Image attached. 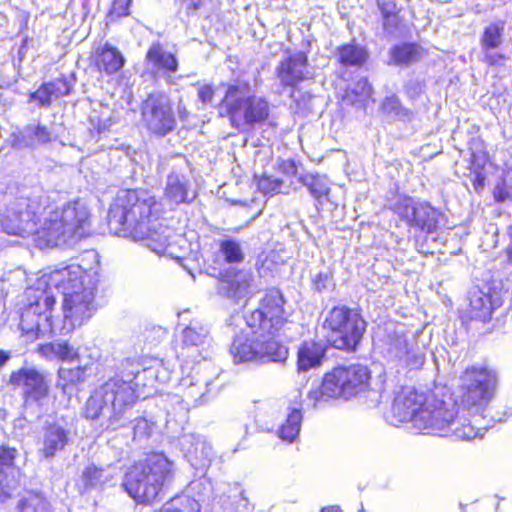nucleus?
I'll return each instance as SVG.
<instances>
[{
  "label": "nucleus",
  "mask_w": 512,
  "mask_h": 512,
  "mask_svg": "<svg viewBox=\"0 0 512 512\" xmlns=\"http://www.w3.org/2000/svg\"><path fill=\"white\" fill-rule=\"evenodd\" d=\"M48 199L43 194L18 197L5 205L0 222L7 234L32 236L40 249L73 242L84 235L83 227L89 211L80 201L68 203L62 209L46 211Z\"/></svg>",
  "instance_id": "nucleus-1"
},
{
  "label": "nucleus",
  "mask_w": 512,
  "mask_h": 512,
  "mask_svg": "<svg viewBox=\"0 0 512 512\" xmlns=\"http://www.w3.org/2000/svg\"><path fill=\"white\" fill-rule=\"evenodd\" d=\"M155 197L146 190H123L108 212V224L116 234L130 235L159 255L182 257L185 240L172 229L152 220Z\"/></svg>",
  "instance_id": "nucleus-2"
},
{
  "label": "nucleus",
  "mask_w": 512,
  "mask_h": 512,
  "mask_svg": "<svg viewBox=\"0 0 512 512\" xmlns=\"http://www.w3.org/2000/svg\"><path fill=\"white\" fill-rule=\"evenodd\" d=\"M95 276L87 275L80 266L69 265L43 273L28 286L24 293L25 307L21 314L20 328L33 341L53 330L52 309L56 303L53 289L63 294L88 285Z\"/></svg>",
  "instance_id": "nucleus-3"
},
{
  "label": "nucleus",
  "mask_w": 512,
  "mask_h": 512,
  "mask_svg": "<svg viewBox=\"0 0 512 512\" xmlns=\"http://www.w3.org/2000/svg\"><path fill=\"white\" fill-rule=\"evenodd\" d=\"M284 298L279 290H269L261 300L258 309L247 317L251 333H240L231 345L235 362L261 360L260 340L267 335H278L287 322L288 313L284 308Z\"/></svg>",
  "instance_id": "nucleus-4"
},
{
  "label": "nucleus",
  "mask_w": 512,
  "mask_h": 512,
  "mask_svg": "<svg viewBox=\"0 0 512 512\" xmlns=\"http://www.w3.org/2000/svg\"><path fill=\"white\" fill-rule=\"evenodd\" d=\"M420 411L414 418L413 428L422 433L439 436L453 435L461 440H472L482 437L485 426H474L470 418L465 417L453 403L425 396Z\"/></svg>",
  "instance_id": "nucleus-5"
},
{
  "label": "nucleus",
  "mask_w": 512,
  "mask_h": 512,
  "mask_svg": "<svg viewBox=\"0 0 512 512\" xmlns=\"http://www.w3.org/2000/svg\"><path fill=\"white\" fill-rule=\"evenodd\" d=\"M135 401L136 395L129 382L109 379L87 399L83 415L91 420L103 417L107 429H117L124 425L125 414Z\"/></svg>",
  "instance_id": "nucleus-6"
},
{
  "label": "nucleus",
  "mask_w": 512,
  "mask_h": 512,
  "mask_svg": "<svg viewBox=\"0 0 512 512\" xmlns=\"http://www.w3.org/2000/svg\"><path fill=\"white\" fill-rule=\"evenodd\" d=\"M173 475V462L164 454H153L128 470L123 487L135 501L151 503L173 479Z\"/></svg>",
  "instance_id": "nucleus-7"
},
{
  "label": "nucleus",
  "mask_w": 512,
  "mask_h": 512,
  "mask_svg": "<svg viewBox=\"0 0 512 512\" xmlns=\"http://www.w3.org/2000/svg\"><path fill=\"white\" fill-rule=\"evenodd\" d=\"M498 375L487 367H470L461 376L462 403L460 409L465 417L471 419L474 426L488 427L484 412L495 397Z\"/></svg>",
  "instance_id": "nucleus-8"
},
{
  "label": "nucleus",
  "mask_w": 512,
  "mask_h": 512,
  "mask_svg": "<svg viewBox=\"0 0 512 512\" xmlns=\"http://www.w3.org/2000/svg\"><path fill=\"white\" fill-rule=\"evenodd\" d=\"M370 371L363 365L335 367L326 373L322 383L312 388L308 399L316 406L331 398L350 399L368 387Z\"/></svg>",
  "instance_id": "nucleus-9"
},
{
  "label": "nucleus",
  "mask_w": 512,
  "mask_h": 512,
  "mask_svg": "<svg viewBox=\"0 0 512 512\" xmlns=\"http://www.w3.org/2000/svg\"><path fill=\"white\" fill-rule=\"evenodd\" d=\"M221 105L233 123L243 121L252 125L264 121L269 115L268 102L262 97L251 95L250 84L242 80H237L227 87Z\"/></svg>",
  "instance_id": "nucleus-10"
},
{
  "label": "nucleus",
  "mask_w": 512,
  "mask_h": 512,
  "mask_svg": "<svg viewBox=\"0 0 512 512\" xmlns=\"http://www.w3.org/2000/svg\"><path fill=\"white\" fill-rule=\"evenodd\" d=\"M323 328L327 342L336 349L352 350L360 342L366 329L363 318L345 307L333 308L326 317Z\"/></svg>",
  "instance_id": "nucleus-11"
},
{
  "label": "nucleus",
  "mask_w": 512,
  "mask_h": 512,
  "mask_svg": "<svg viewBox=\"0 0 512 512\" xmlns=\"http://www.w3.org/2000/svg\"><path fill=\"white\" fill-rule=\"evenodd\" d=\"M96 282V280L88 281V285L85 287L67 293L63 297V329L70 331L81 326L95 313L97 309L95 303Z\"/></svg>",
  "instance_id": "nucleus-12"
},
{
  "label": "nucleus",
  "mask_w": 512,
  "mask_h": 512,
  "mask_svg": "<svg viewBox=\"0 0 512 512\" xmlns=\"http://www.w3.org/2000/svg\"><path fill=\"white\" fill-rule=\"evenodd\" d=\"M142 119L154 134L166 135L173 130L175 118L169 98L162 94H151L142 105Z\"/></svg>",
  "instance_id": "nucleus-13"
},
{
  "label": "nucleus",
  "mask_w": 512,
  "mask_h": 512,
  "mask_svg": "<svg viewBox=\"0 0 512 512\" xmlns=\"http://www.w3.org/2000/svg\"><path fill=\"white\" fill-rule=\"evenodd\" d=\"M388 355L401 366L410 369L420 368L425 361L424 351L414 335H394L389 343Z\"/></svg>",
  "instance_id": "nucleus-14"
},
{
  "label": "nucleus",
  "mask_w": 512,
  "mask_h": 512,
  "mask_svg": "<svg viewBox=\"0 0 512 512\" xmlns=\"http://www.w3.org/2000/svg\"><path fill=\"white\" fill-rule=\"evenodd\" d=\"M396 209L397 213L411 226L418 227L427 233L436 229L441 215L428 203H415L411 198L403 199Z\"/></svg>",
  "instance_id": "nucleus-15"
},
{
  "label": "nucleus",
  "mask_w": 512,
  "mask_h": 512,
  "mask_svg": "<svg viewBox=\"0 0 512 512\" xmlns=\"http://www.w3.org/2000/svg\"><path fill=\"white\" fill-rule=\"evenodd\" d=\"M425 395L418 393L411 387L402 388L395 396L388 419L397 426L410 421L414 424V418L422 407Z\"/></svg>",
  "instance_id": "nucleus-16"
},
{
  "label": "nucleus",
  "mask_w": 512,
  "mask_h": 512,
  "mask_svg": "<svg viewBox=\"0 0 512 512\" xmlns=\"http://www.w3.org/2000/svg\"><path fill=\"white\" fill-rule=\"evenodd\" d=\"M10 383L22 390L26 400L40 401L49 393L45 376L34 368H21L10 376Z\"/></svg>",
  "instance_id": "nucleus-17"
},
{
  "label": "nucleus",
  "mask_w": 512,
  "mask_h": 512,
  "mask_svg": "<svg viewBox=\"0 0 512 512\" xmlns=\"http://www.w3.org/2000/svg\"><path fill=\"white\" fill-rule=\"evenodd\" d=\"M190 188L191 183L184 173L177 170L171 171L165 182L160 205L163 208L174 210L180 204L191 202L194 195H191Z\"/></svg>",
  "instance_id": "nucleus-18"
},
{
  "label": "nucleus",
  "mask_w": 512,
  "mask_h": 512,
  "mask_svg": "<svg viewBox=\"0 0 512 512\" xmlns=\"http://www.w3.org/2000/svg\"><path fill=\"white\" fill-rule=\"evenodd\" d=\"M504 30V22H493L484 28L480 36L481 61L489 66L500 65L505 59V56L497 51L504 41Z\"/></svg>",
  "instance_id": "nucleus-19"
},
{
  "label": "nucleus",
  "mask_w": 512,
  "mask_h": 512,
  "mask_svg": "<svg viewBox=\"0 0 512 512\" xmlns=\"http://www.w3.org/2000/svg\"><path fill=\"white\" fill-rule=\"evenodd\" d=\"M277 77L284 86L293 87L310 77L308 58L305 53L297 52L280 62L276 69Z\"/></svg>",
  "instance_id": "nucleus-20"
},
{
  "label": "nucleus",
  "mask_w": 512,
  "mask_h": 512,
  "mask_svg": "<svg viewBox=\"0 0 512 512\" xmlns=\"http://www.w3.org/2000/svg\"><path fill=\"white\" fill-rule=\"evenodd\" d=\"M69 438L70 430L66 426L58 422L45 425L42 432L40 454L46 459L55 457L58 452L65 449Z\"/></svg>",
  "instance_id": "nucleus-21"
},
{
  "label": "nucleus",
  "mask_w": 512,
  "mask_h": 512,
  "mask_svg": "<svg viewBox=\"0 0 512 512\" xmlns=\"http://www.w3.org/2000/svg\"><path fill=\"white\" fill-rule=\"evenodd\" d=\"M470 315L472 318L487 321L491 318L493 311L502 305L501 297L490 291H483L473 288L469 292Z\"/></svg>",
  "instance_id": "nucleus-22"
},
{
  "label": "nucleus",
  "mask_w": 512,
  "mask_h": 512,
  "mask_svg": "<svg viewBox=\"0 0 512 512\" xmlns=\"http://www.w3.org/2000/svg\"><path fill=\"white\" fill-rule=\"evenodd\" d=\"M182 345L183 349L195 350L203 359H206L207 355H203V352H207V348L211 345L208 326L199 319H193L182 331Z\"/></svg>",
  "instance_id": "nucleus-23"
},
{
  "label": "nucleus",
  "mask_w": 512,
  "mask_h": 512,
  "mask_svg": "<svg viewBox=\"0 0 512 512\" xmlns=\"http://www.w3.org/2000/svg\"><path fill=\"white\" fill-rule=\"evenodd\" d=\"M252 275L247 271H237L233 275H224L219 290L227 297L240 300L250 293Z\"/></svg>",
  "instance_id": "nucleus-24"
},
{
  "label": "nucleus",
  "mask_w": 512,
  "mask_h": 512,
  "mask_svg": "<svg viewBox=\"0 0 512 512\" xmlns=\"http://www.w3.org/2000/svg\"><path fill=\"white\" fill-rule=\"evenodd\" d=\"M210 384L211 381L205 378L200 370H196L192 375L182 378L179 385L187 400L198 403L208 393Z\"/></svg>",
  "instance_id": "nucleus-25"
},
{
  "label": "nucleus",
  "mask_w": 512,
  "mask_h": 512,
  "mask_svg": "<svg viewBox=\"0 0 512 512\" xmlns=\"http://www.w3.org/2000/svg\"><path fill=\"white\" fill-rule=\"evenodd\" d=\"M325 350L319 343L313 341L304 342L298 350V370L308 371L321 364Z\"/></svg>",
  "instance_id": "nucleus-26"
},
{
  "label": "nucleus",
  "mask_w": 512,
  "mask_h": 512,
  "mask_svg": "<svg viewBox=\"0 0 512 512\" xmlns=\"http://www.w3.org/2000/svg\"><path fill=\"white\" fill-rule=\"evenodd\" d=\"M125 59L121 52L112 46L105 45L96 56V64L101 71L106 74L118 72L124 65Z\"/></svg>",
  "instance_id": "nucleus-27"
},
{
  "label": "nucleus",
  "mask_w": 512,
  "mask_h": 512,
  "mask_svg": "<svg viewBox=\"0 0 512 512\" xmlns=\"http://www.w3.org/2000/svg\"><path fill=\"white\" fill-rule=\"evenodd\" d=\"M51 140L50 132L43 126H27L18 135H15L13 145L16 147H34L45 144Z\"/></svg>",
  "instance_id": "nucleus-28"
},
{
  "label": "nucleus",
  "mask_w": 512,
  "mask_h": 512,
  "mask_svg": "<svg viewBox=\"0 0 512 512\" xmlns=\"http://www.w3.org/2000/svg\"><path fill=\"white\" fill-rule=\"evenodd\" d=\"M38 353L49 360L59 359L72 362L79 358L78 351L66 342H53L41 345L38 348Z\"/></svg>",
  "instance_id": "nucleus-29"
},
{
  "label": "nucleus",
  "mask_w": 512,
  "mask_h": 512,
  "mask_svg": "<svg viewBox=\"0 0 512 512\" xmlns=\"http://www.w3.org/2000/svg\"><path fill=\"white\" fill-rule=\"evenodd\" d=\"M423 53V49L413 43L396 45L390 50V63L395 65H409L420 60Z\"/></svg>",
  "instance_id": "nucleus-30"
},
{
  "label": "nucleus",
  "mask_w": 512,
  "mask_h": 512,
  "mask_svg": "<svg viewBox=\"0 0 512 512\" xmlns=\"http://www.w3.org/2000/svg\"><path fill=\"white\" fill-rule=\"evenodd\" d=\"M184 441L190 444L187 452L196 461V464L204 465L205 462L212 459L214 455L213 448L205 438L190 435L185 437Z\"/></svg>",
  "instance_id": "nucleus-31"
},
{
  "label": "nucleus",
  "mask_w": 512,
  "mask_h": 512,
  "mask_svg": "<svg viewBox=\"0 0 512 512\" xmlns=\"http://www.w3.org/2000/svg\"><path fill=\"white\" fill-rule=\"evenodd\" d=\"M86 378V368L77 366L75 368H63L58 370L57 386L63 393H71L74 387L84 382Z\"/></svg>",
  "instance_id": "nucleus-32"
},
{
  "label": "nucleus",
  "mask_w": 512,
  "mask_h": 512,
  "mask_svg": "<svg viewBox=\"0 0 512 512\" xmlns=\"http://www.w3.org/2000/svg\"><path fill=\"white\" fill-rule=\"evenodd\" d=\"M146 58L158 69L175 72L178 68V61L175 55L165 51L160 44H153L149 48Z\"/></svg>",
  "instance_id": "nucleus-33"
},
{
  "label": "nucleus",
  "mask_w": 512,
  "mask_h": 512,
  "mask_svg": "<svg viewBox=\"0 0 512 512\" xmlns=\"http://www.w3.org/2000/svg\"><path fill=\"white\" fill-rule=\"evenodd\" d=\"M275 335H265L260 340L261 360L281 362L286 360L288 356V349L274 340Z\"/></svg>",
  "instance_id": "nucleus-34"
},
{
  "label": "nucleus",
  "mask_w": 512,
  "mask_h": 512,
  "mask_svg": "<svg viewBox=\"0 0 512 512\" xmlns=\"http://www.w3.org/2000/svg\"><path fill=\"white\" fill-rule=\"evenodd\" d=\"M301 422V409L298 407L290 408L285 423L281 425L278 431L279 437L289 443L293 442L299 434Z\"/></svg>",
  "instance_id": "nucleus-35"
},
{
  "label": "nucleus",
  "mask_w": 512,
  "mask_h": 512,
  "mask_svg": "<svg viewBox=\"0 0 512 512\" xmlns=\"http://www.w3.org/2000/svg\"><path fill=\"white\" fill-rule=\"evenodd\" d=\"M368 57L367 51L355 44L344 45L339 49V60L346 66H361Z\"/></svg>",
  "instance_id": "nucleus-36"
},
{
  "label": "nucleus",
  "mask_w": 512,
  "mask_h": 512,
  "mask_svg": "<svg viewBox=\"0 0 512 512\" xmlns=\"http://www.w3.org/2000/svg\"><path fill=\"white\" fill-rule=\"evenodd\" d=\"M200 504L189 496H182L173 499L159 511L153 512H199Z\"/></svg>",
  "instance_id": "nucleus-37"
},
{
  "label": "nucleus",
  "mask_w": 512,
  "mask_h": 512,
  "mask_svg": "<svg viewBox=\"0 0 512 512\" xmlns=\"http://www.w3.org/2000/svg\"><path fill=\"white\" fill-rule=\"evenodd\" d=\"M18 512H52L48 501L38 494L21 499L17 504Z\"/></svg>",
  "instance_id": "nucleus-38"
},
{
  "label": "nucleus",
  "mask_w": 512,
  "mask_h": 512,
  "mask_svg": "<svg viewBox=\"0 0 512 512\" xmlns=\"http://www.w3.org/2000/svg\"><path fill=\"white\" fill-rule=\"evenodd\" d=\"M302 183L316 199L327 196L330 191L327 180L320 176L306 175L302 178Z\"/></svg>",
  "instance_id": "nucleus-39"
},
{
  "label": "nucleus",
  "mask_w": 512,
  "mask_h": 512,
  "mask_svg": "<svg viewBox=\"0 0 512 512\" xmlns=\"http://www.w3.org/2000/svg\"><path fill=\"white\" fill-rule=\"evenodd\" d=\"M219 253L229 263H239L244 258L240 244L234 240L223 241L220 244Z\"/></svg>",
  "instance_id": "nucleus-40"
},
{
  "label": "nucleus",
  "mask_w": 512,
  "mask_h": 512,
  "mask_svg": "<svg viewBox=\"0 0 512 512\" xmlns=\"http://www.w3.org/2000/svg\"><path fill=\"white\" fill-rule=\"evenodd\" d=\"M82 479L86 486L95 487L108 481L109 476L106 474L105 470L90 465L85 468Z\"/></svg>",
  "instance_id": "nucleus-41"
},
{
  "label": "nucleus",
  "mask_w": 512,
  "mask_h": 512,
  "mask_svg": "<svg viewBox=\"0 0 512 512\" xmlns=\"http://www.w3.org/2000/svg\"><path fill=\"white\" fill-rule=\"evenodd\" d=\"M382 111L390 117L404 118L408 116V111L402 107L396 96L386 97L381 104Z\"/></svg>",
  "instance_id": "nucleus-42"
},
{
  "label": "nucleus",
  "mask_w": 512,
  "mask_h": 512,
  "mask_svg": "<svg viewBox=\"0 0 512 512\" xmlns=\"http://www.w3.org/2000/svg\"><path fill=\"white\" fill-rule=\"evenodd\" d=\"M53 86L50 83L43 84L37 91H35L31 98L39 101L42 106H48L51 104L54 97Z\"/></svg>",
  "instance_id": "nucleus-43"
},
{
  "label": "nucleus",
  "mask_w": 512,
  "mask_h": 512,
  "mask_svg": "<svg viewBox=\"0 0 512 512\" xmlns=\"http://www.w3.org/2000/svg\"><path fill=\"white\" fill-rule=\"evenodd\" d=\"M493 195L498 202L512 200V186L505 180H501L495 185Z\"/></svg>",
  "instance_id": "nucleus-44"
},
{
  "label": "nucleus",
  "mask_w": 512,
  "mask_h": 512,
  "mask_svg": "<svg viewBox=\"0 0 512 512\" xmlns=\"http://www.w3.org/2000/svg\"><path fill=\"white\" fill-rule=\"evenodd\" d=\"M154 424L145 418L135 420L133 430L134 435L137 437L149 436L152 433Z\"/></svg>",
  "instance_id": "nucleus-45"
},
{
  "label": "nucleus",
  "mask_w": 512,
  "mask_h": 512,
  "mask_svg": "<svg viewBox=\"0 0 512 512\" xmlns=\"http://www.w3.org/2000/svg\"><path fill=\"white\" fill-rule=\"evenodd\" d=\"M282 182L279 179H272L270 177H262L258 182V187L264 193L279 192Z\"/></svg>",
  "instance_id": "nucleus-46"
},
{
  "label": "nucleus",
  "mask_w": 512,
  "mask_h": 512,
  "mask_svg": "<svg viewBox=\"0 0 512 512\" xmlns=\"http://www.w3.org/2000/svg\"><path fill=\"white\" fill-rule=\"evenodd\" d=\"M130 2L131 0H114L110 17L113 19L128 15Z\"/></svg>",
  "instance_id": "nucleus-47"
},
{
  "label": "nucleus",
  "mask_w": 512,
  "mask_h": 512,
  "mask_svg": "<svg viewBox=\"0 0 512 512\" xmlns=\"http://www.w3.org/2000/svg\"><path fill=\"white\" fill-rule=\"evenodd\" d=\"M17 450L15 448L0 446V467H10L16 458Z\"/></svg>",
  "instance_id": "nucleus-48"
},
{
  "label": "nucleus",
  "mask_w": 512,
  "mask_h": 512,
  "mask_svg": "<svg viewBox=\"0 0 512 512\" xmlns=\"http://www.w3.org/2000/svg\"><path fill=\"white\" fill-rule=\"evenodd\" d=\"M377 6L382 14V17L396 15L399 12L395 0H378Z\"/></svg>",
  "instance_id": "nucleus-49"
},
{
  "label": "nucleus",
  "mask_w": 512,
  "mask_h": 512,
  "mask_svg": "<svg viewBox=\"0 0 512 512\" xmlns=\"http://www.w3.org/2000/svg\"><path fill=\"white\" fill-rule=\"evenodd\" d=\"M214 93H215V90L211 85H208V84L201 85L198 88V99L203 104H210V103H212Z\"/></svg>",
  "instance_id": "nucleus-50"
},
{
  "label": "nucleus",
  "mask_w": 512,
  "mask_h": 512,
  "mask_svg": "<svg viewBox=\"0 0 512 512\" xmlns=\"http://www.w3.org/2000/svg\"><path fill=\"white\" fill-rule=\"evenodd\" d=\"M51 86H53V93L54 97L58 98L59 96L67 95L70 92V86L67 82V80L60 78L57 79L54 82L50 83Z\"/></svg>",
  "instance_id": "nucleus-51"
},
{
  "label": "nucleus",
  "mask_w": 512,
  "mask_h": 512,
  "mask_svg": "<svg viewBox=\"0 0 512 512\" xmlns=\"http://www.w3.org/2000/svg\"><path fill=\"white\" fill-rule=\"evenodd\" d=\"M382 24H383V29L386 33L394 34L399 25L398 14L387 16V17H382Z\"/></svg>",
  "instance_id": "nucleus-52"
},
{
  "label": "nucleus",
  "mask_w": 512,
  "mask_h": 512,
  "mask_svg": "<svg viewBox=\"0 0 512 512\" xmlns=\"http://www.w3.org/2000/svg\"><path fill=\"white\" fill-rule=\"evenodd\" d=\"M182 7L186 13H194L202 4V0H180Z\"/></svg>",
  "instance_id": "nucleus-53"
},
{
  "label": "nucleus",
  "mask_w": 512,
  "mask_h": 512,
  "mask_svg": "<svg viewBox=\"0 0 512 512\" xmlns=\"http://www.w3.org/2000/svg\"><path fill=\"white\" fill-rule=\"evenodd\" d=\"M357 86L361 89L360 93L368 97L371 94L372 87L366 79H361L357 83Z\"/></svg>",
  "instance_id": "nucleus-54"
},
{
  "label": "nucleus",
  "mask_w": 512,
  "mask_h": 512,
  "mask_svg": "<svg viewBox=\"0 0 512 512\" xmlns=\"http://www.w3.org/2000/svg\"><path fill=\"white\" fill-rule=\"evenodd\" d=\"M111 126V119L109 115H106L103 119H99L97 125L95 126L98 132H104Z\"/></svg>",
  "instance_id": "nucleus-55"
},
{
  "label": "nucleus",
  "mask_w": 512,
  "mask_h": 512,
  "mask_svg": "<svg viewBox=\"0 0 512 512\" xmlns=\"http://www.w3.org/2000/svg\"><path fill=\"white\" fill-rule=\"evenodd\" d=\"M233 430L236 434H238L242 439H245L248 435V425L247 424H237Z\"/></svg>",
  "instance_id": "nucleus-56"
},
{
  "label": "nucleus",
  "mask_w": 512,
  "mask_h": 512,
  "mask_svg": "<svg viewBox=\"0 0 512 512\" xmlns=\"http://www.w3.org/2000/svg\"><path fill=\"white\" fill-rule=\"evenodd\" d=\"M508 235H509L510 243L507 246V248L505 249V255H506L507 261L512 264V225L508 228Z\"/></svg>",
  "instance_id": "nucleus-57"
},
{
  "label": "nucleus",
  "mask_w": 512,
  "mask_h": 512,
  "mask_svg": "<svg viewBox=\"0 0 512 512\" xmlns=\"http://www.w3.org/2000/svg\"><path fill=\"white\" fill-rule=\"evenodd\" d=\"M10 497V490L7 486H4L0 482V502L5 501L7 498Z\"/></svg>",
  "instance_id": "nucleus-58"
},
{
  "label": "nucleus",
  "mask_w": 512,
  "mask_h": 512,
  "mask_svg": "<svg viewBox=\"0 0 512 512\" xmlns=\"http://www.w3.org/2000/svg\"><path fill=\"white\" fill-rule=\"evenodd\" d=\"M11 354L7 351L0 350V369L10 360Z\"/></svg>",
  "instance_id": "nucleus-59"
},
{
  "label": "nucleus",
  "mask_w": 512,
  "mask_h": 512,
  "mask_svg": "<svg viewBox=\"0 0 512 512\" xmlns=\"http://www.w3.org/2000/svg\"><path fill=\"white\" fill-rule=\"evenodd\" d=\"M178 114H179V117L181 119H184L187 117L188 115V112H187V109L185 107H181L180 105L178 106Z\"/></svg>",
  "instance_id": "nucleus-60"
},
{
  "label": "nucleus",
  "mask_w": 512,
  "mask_h": 512,
  "mask_svg": "<svg viewBox=\"0 0 512 512\" xmlns=\"http://www.w3.org/2000/svg\"><path fill=\"white\" fill-rule=\"evenodd\" d=\"M322 512H342L339 507L332 506L322 510Z\"/></svg>",
  "instance_id": "nucleus-61"
},
{
  "label": "nucleus",
  "mask_w": 512,
  "mask_h": 512,
  "mask_svg": "<svg viewBox=\"0 0 512 512\" xmlns=\"http://www.w3.org/2000/svg\"><path fill=\"white\" fill-rule=\"evenodd\" d=\"M6 418L5 410L0 408V420H4Z\"/></svg>",
  "instance_id": "nucleus-62"
}]
</instances>
